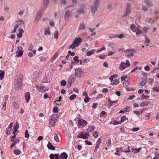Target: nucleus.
Here are the masks:
<instances>
[{"instance_id": "nucleus-30", "label": "nucleus", "mask_w": 159, "mask_h": 159, "mask_svg": "<svg viewBox=\"0 0 159 159\" xmlns=\"http://www.w3.org/2000/svg\"><path fill=\"white\" fill-rule=\"evenodd\" d=\"M144 2L146 5L149 7L152 6L153 5L152 3L150 1V0H145Z\"/></svg>"}, {"instance_id": "nucleus-25", "label": "nucleus", "mask_w": 159, "mask_h": 159, "mask_svg": "<svg viewBox=\"0 0 159 159\" xmlns=\"http://www.w3.org/2000/svg\"><path fill=\"white\" fill-rule=\"evenodd\" d=\"M13 107L16 109H18L19 108V106L18 104L16 102H13L12 103Z\"/></svg>"}, {"instance_id": "nucleus-12", "label": "nucleus", "mask_w": 159, "mask_h": 159, "mask_svg": "<svg viewBox=\"0 0 159 159\" xmlns=\"http://www.w3.org/2000/svg\"><path fill=\"white\" fill-rule=\"evenodd\" d=\"M51 80V75H47L45 77H44L43 80V83H48Z\"/></svg>"}, {"instance_id": "nucleus-35", "label": "nucleus", "mask_w": 159, "mask_h": 159, "mask_svg": "<svg viewBox=\"0 0 159 159\" xmlns=\"http://www.w3.org/2000/svg\"><path fill=\"white\" fill-rule=\"evenodd\" d=\"M21 153L20 150L18 149H16L14 151V153L16 155H18Z\"/></svg>"}, {"instance_id": "nucleus-8", "label": "nucleus", "mask_w": 159, "mask_h": 159, "mask_svg": "<svg viewBox=\"0 0 159 159\" xmlns=\"http://www.w3.org/2000/svg\"><path fill=\"white\" fill-rule=\"evenodd\" d=\"M49 4L48 0H43V3L41 8V10L44 11L48 6Z\"/></svg>"}, {"instance_id": "nucleus-62", "label": "nucleus", "mask_w": 159, "mask_h": 159, "mask_svg": "<svg viewBox=\"0 0 159 159\" xmlns=\"http://www.w3.org/2000/svg\"><path fill=\"white\" fill-rule=\"evenodd\" d=\"M39 58L42 61H44L46 60V57L43 56L40 57Z\"/></svg>"}, {"instance_id": "nucleus-54", "label": "nucleus", "mask_w": 159, "mask_h": 159, "mask_svg": "<svg viewBox=\"0 0 159 159\" xmlns=\"http://www.w3.org/2000/svg\"><path fill=\"white\" fill-rule=\"evenodd\" d=\"M101 142L102 140L101 138H99L98 140L96 142V145L99 146V144L101 143Z\"/></svg>"}, {"instance_id": "nucleus-32", "label": "nucleus", "mask_w": 159, "mask_h": 159, "mask_svg": "<svg viewBox=\"0 0 159 159\" xmlns=\"http://www.w3.org/2000/svg\"><path fill=\"white\" fill-rule=\"evenodd\" d=\"M119 83V81L118 80L114 79L112 82L111 83V84L112 85H116L118 84Z\"/></svg>"}, {"instance_id": "nucleus-20", "label": "nucleus", "mask_w": 159, "mask_h": 159, "mask_svg": "<svg viewBox=\"0 0 159 159\" xmlns=\"http://www.w3.org/2000/svg\"><path fill=\"white\" fill-rule=\"evenodd\" d=\"M85 28L86 25L83 22H81L80 23L79 27V29L82 30H84Z\"/></svg>"}, {"instance_id": "nucleus-3", "label": "nucleus", "mask_w": 159, "mask_h": 159, "mask_svg": "<svg viewBox=\"0 0 159 159\" xmlns=\"http://www.w3.org/2000/svg\"><path fill=\"white\" fill-rule=\"evenodd\" d=\"M89 134L88 132H82L80 134V135H78L77 136L78 138H82L83 139H88L89 137Z\"/></svg>"}, {"instance_id": "nucleus-2", "label": "nucleus", "mask_w": 159, "mask_h": 159, "mask_svg": "<svg viewBox=\"0 0 159 159\" xmlns=\"http://www.w3.org/2000/svg\"><path fill=\"white\" fill-rule=\"evenodd\" d=\"M100 0H94L93 4L90 6L92 15H94L98 8Z\"/></svg>"}, {"instance_id": "nucleus-1", "label": "nucleus", "mask_w": 159, "mask_h": 159, "mask_svg": "<svg viewBox=\"0 0 159 159\" xmlns=\"http://www.w3.org/2000/svg\"><path fill=\"white\" fill-rule=\"evenodd\" d=\"M23 77L22 75H20L17 77L14 84L15 88L16 90L20 89L22 88V80Z\"/></svg>"}, {"instance_id": "nucleus-27", "label": "nucleus", "mask_w": 159, "mask_h": 159, "mask_svg": "<svg viewBox=\"0 0 159 159\" xmlns=\"http://www.w3.org/2000/svg\"><path fill=\"white\" fill-rule=\"evenodd\" d=\"M75 80V78L73 77L72 75L70 76L68 80V82L69 83H72Z\"/></svg>"}, {"instance_id": "nucleus-52", "label": "nucleus", "mask_w": 159, "mask_h": 159, "mask_svg": "<svg viewBox=\"0 0 159 159\" xmlns=\"http://www.w3.org/2000/svg\"><path fill=\"white\" fill-rule=\"evenodd\" d=\"M137 31L136 32V35H139L141 34L142 33V31L138 28V27H137Z\"/></svg>"}, {"instance_id": "nucleus-50", "label": "nucleus", "mask_w": 159, "mask_h": 159, "mask_svg": "<svg viewBox=\"0 0 159 159\" xmlns=\"http://www.w3.org/2000/svg\"><path fill=\"white\" fill-rule=\"evenodd\" d=\"M129 84V80L125 81L124 82L123 84L125 86H128Z\"/></svg>"}, {"instance_id": "nucleus-10", "label": "nucleus", "mask_w": 159, "mask_h": 159, "mask_svg": "<svg viewBox=\"0 0 159 159\" xmlns=\"http://www.w3.org/2000/svg\"><path fill=\"white\" fill-rule=\"evenodd\" d=\"M87 122L85 120L83 119L79 120L78 125L80 127H84V126L87 125Z\"/></svg>"}, {"instance_id": "nucleus-11", "label": "nucleus", "mask_w": 159, "mask_h": 159, "mask_svg": "<svg viewBox=\"0 0 159 159\" xmlns=\"http://www.w3.org/2000/svg\"><path fill=\"white\" fill-rule=\"evenodd\" d=\"M43 11L39 10L36 13V16L35 19V22H38L41 18L42 16V11Z\"/></svg>"}, {"instance_id": "nucleus-43", "label": "nucleus", "mask_w": 159, "mask_h": 159, "mask_svg": "<svg viewBox=\"0 0 159 159\" xmlns=\"http://www.w3.org/2000/svg\"><path fill=\"white\" fill-rule=\"evenodd\" d=\"M111 140L110 139H108L106 141V144L107 146H110L111 144Z\"/></svg>"}, {"instance_id": "nucleus-13", "label": "nucleus", "mask_w": 159, "mask_h": 159, "mask_svg": "<svg viewBox=\"0 0 159 159\" xmlns=\"http://www.w3.org/2000/svg\"><path fill=\"white\" fill-rule=\"evenodd\" d=\"M82 41V39L80 38H76L74 40L73 43L77 47L78 46Z\"/></svg>"}, {"instance_id": "nucleus-23", "label": "nucleus", "mask_w": 159, "mask_h": 159, "mask_svg": "<svg viewBox=\"0 0 159 159\" xmlns=\"http://www.w3.org/2000/svg\"><path fill=\"white\" fill-rule=\"evenodd\" d=\"M23 21L22 20H19L17 21V23L15 25L14 27L17 29L20 25V24L23 22Z\"/></svg>"}, {"instance_id": "nucleus-7", "label": "nucleus", "mask_w": 159, "mask_h": 159, "mask_svg": "<svg viewBox=\"0 0 159 159\" xmlns=\"http://www.w3.org/2000/svg\"><path fill=\"white\" fill-rule=\"evenodd\" d=\"M57 119L56 117H54L53 115L51 116L49 118V125L52 127L54 126L55 125Z\"/></svg>"}, {"instance_id": "nucleus-47", "label": "nucleus", "mask_w": 159, "mask_h": 159, "mask_svg": "<svg viewBox=\"0 0 159 159\" xmlns=\"http://www.w3.org/2000/svg\"><path fill=\"white\" fill-rule=\"evenodd\" d=\"M118 38L120 39H121L123 38H125V35L124 34H117Z\"/></svg>"}, {"instance_id": "nucleus-39", "label": "nucleus", "mask_w": 159, "mask_h": 159, "mask_svg": "<svg viewBox=\"0 0 159 159\" xmlns=\"http://www.w3.org/2000/svg\"><path fill=\"white\" fill-rule=\"evenodd\" d=\"M76 98V96L75 94H72L70 95L69 97V99L70 100L72 101L74 100Z\"/></svg>"}, {"instance_id": "nucleus-22", "label": "nucleus", "mask_w": 159, "mask_h": 159, "mask_svg": "<svg viewBox=\"0 0 159 159\" xmlns=\"http://www.w3.org/2000/svg\"><path fill=\"white\" fill-rule=\"evenodd\" d=\"M150 103V102L149 101H145L142 102L140 105L141 107L146 106Z\"/></svg>"}, {"instance_id": "nucleus-40", "label": "nucleus", "mask_w": 159, "mask_h": 159, "mask_svg": "<svg viewBox=\"0 0 159 159\" xmlns=\"http://www.w3.org/2000/svg\"><path fill=\"white\" fill-rule=\"evenodd\" d=\"M99 146H98V145H96V146H95V149H94V152L93 153L95 155H96L97 154V150H98V149L99 148Z\"/></svg>"}, {"instance_id": "nucleus-55", "label": "nucleus", "mask_w": 159, "mask_h": 159, "mask_svg": "<svg viewBox=\"0 0 159 159\" xmlns=\"http://www.w3.org/2000/svg\"><path fill=\"white\" fill-rule=\"evenodd\" d=\"M89 98L88 96H87V97H85V98L84 99V101L85 103H87L89 102Z\"/></svg>"}, {"instance_id": "nucleus-64", "label": "nucleus", "mask_w": 159, "mask_h": 159, "mask_svg": "<svg viewBox=\"0 0 159 159\" xmlns=\"http://www.w3.org/2000/svg\"><path fill=\"white\" fill-rule=\"evenodd\" d=\"M33 48V45L31 44V45H30L29 47V48H28V50L29 51H32V50Z\"/></svg>"}, {"instance_id": "nucleus-63", "label": "nucleus", "mask_w": 159, "mask_h": 159, "mask_svg": "<svg viewBox=\"0 0 159 159\" xmlns=\"http://www.w3.org/2000/svg\"><path fill=\"white\" fill-rule=\"evenodd\" d=\"M139 129V127H135L132 129V131L133 132H136L138 131Z\"/></svg>"}, {"instance_id": "nucleus-16", "label": "nucleus", "mask_w": 159, "mask_h": 159, "mask_svg": "<svg viewBox=\"0 0 159 159\" xmlns=\"http://www.w3.org/2000/svg\"><path fill=\"white\" fill-rule=\"evenodd\" d=\"M68 157L67 154L65 152L61 153L59 156L60 159H66Z\"/></svg>"}, {"instance_id": "nucleus-28", "label": "nucleus", "mask_w": 159, "mask_h": 159, "mask_svg": "<svg viewBox=\"0 0 159 159\" xmlns=\"http://www.w3.org/2000/svg\"><path fill=\"white\" fill-rule=\"evenodd\" d=\"M131 12V8L130 7H126V13L125 16H127L129 15Z\"/></svg>"}, {"instance_id": "nucleus-41", "label": "nucleus", "mask_w": 159, "mask_h": 159, "mask_svg": "<svg viewBox=\"0 0 159 159\" xmlns=\"http://www.w3.org/2000/svg\"><path fill=\"white\" fill-rule=\"evenodd\" d=\"M47 34H48L49 35H51V33L49 29H47L45 30L44 34L45 35H46Z\"/></svg>"}, {"instance_id": "nucleus-5", "label": "nucleus", "mask_w": 159, "mask_h": 159, "mask_svg": "<svg viewBox=\"0 0 159 159\" xmlns=\"http://www.w3.org/2000/svg\"><path fill=\"white\" fill-rule=\"evenodd\" d=\"M85 5L84 4L81 5L77 11V12L78 13L82 14H85L86 13V11H85L84 8L85 7Z\"/></svg>"}, {"instance_id": "nucleus-17", "label": "nucleus", "mask_w": 159, "mask_h": 159, "mask_svg": "<svg viewBox=\"0 0 159 159\" xmlns=\"http://www.w3.org/2000/svg\"><path fill=\"white\" fill-rule=\"evenodd\" d=\"M25 98L27 103L29 102V101L30 98V93L29 92H27L25 93Z\"/></svg>"}, {"instance_id": "nucleus-57", "label": "nucleus", "mask_w": 159, "mask_h": 159, "mask_svg": "<svg viewBox=\"0 0 159 159\" xmlns=\"http://www.w3.org/2000/svg\"><path fill=\"white\" fill-rule=\"evenodd\" d=\"M125 65H126V67H128L130 66V63L129 61L128 60H126V62L125 63Z\"/></svg>"}, {"instance_id": "nucleus-4", "label": "nucleus", "mask_w": 159, "mask_h": 159, "mask_svg": "<svg viewBox=\"0 0 159 159\" xmlns=\"http://www.w3.org/2000/svg\"><path fill=\"white\" fill-rule=\"evenodd\" d=\"M136 51L134 49H127L125 51V52L126 54L125 56L126 57L133 56L134 55V53Z\"/></svg>"}, {"instance_id": "nucleus-37", "label": "nucleus", "mask_w": 159, "mask_h": 159, "mask_svg": "<svg viewBox=\"0 0 159 159\" xmlns=\"http://www.w3.org/2000/svg\"><path fill=\"white\" fill-rule=\"evenodd\" d=\"M54 38L56 39H57L58 38V35H58L59 34L58 31H56L54 32Z\"/></svg>"}, {"instance_id": "nucleus-48", "label": "nucleus", "mask_w": 159, "mask_h": 159, "mask_svg": "<svg viewBox=\"0 0 159 159\" xmlns=\"http://www.w3.org/2000/svg\"><path fill=\"white\" fill-rule=\"evenodd\" d=\"M58 110V108L57 107H54L53 109V112L54 113H57Z\"/></svg>"}, {"instance_id": "nucleus-60", "label": "nucleus", "mask_w": 159, "mask_h": 159, "mask_svg": "<svg viewBox=\"0 0 159 159\" xmlns=\"http://www.w3.org/2000/svg\"><path fill=\"white\" fill-rule=\"evenodd\" d=\"M57 54H55V55H54L53 56L52 58L51 59V62H53V61H54V59L57 57Z\"/></svg>"}, {"instance_id": "nucleus-38", "label": "nucleus", "mask_w": 159, "mask_h": 159, "mask_svg": "<svg viewBox=\"0 0 159 159\" xmlns=\"http://www.w3.org/2000/svg\"><path fill=\"white\" fill-rule=\"evenodd\" d=\"M141 97L142 98V99H145L146 100H148L149 98V96L148 95H145L144 94H143L141 95Z\"/></svg>"}, {"instance_id": "nucleus-49", "label": "nucleus", "mask_w": 159, "mask_h": 159, "mask_svg": "<svg viewBox=\"0 0 159 159\" xmlns=\"http://www.w3.org/2000/svg\"><path fill=\"white\" fill-rule=\"evenodd\" d=\"M98 133L97 131H94L93 133V136L95 138L98 137Z\"/></svg>"}, {"instance_id": "nucleus-6", "label": "nucleus", "mask_w": 159, "mask_h": 159, "mask_svg": "<svg viewBox=\"0 0 159 159\" xmlns=\"http://www.w3.org/2000/svg\"><path fill=\"white\" fill-rule=\"evenodd\" d=\"M24 52V49L23 47L21 46H19L18 47L17 51L16 52V56L18 57L21 56Z\"/></svg>"}, {"instance_id": "nucleus-31", "label": "nucleus", "mask_w": 159, "mask_h": 159, "mask_svg": "<svg viewBox=\"0 0 159 159\" xmlns=\"http://www.w3.org/2000/svg\"><path fill=\"white\" fill-rule=\"evenodd\" d=\"M121 123L123 122L126 121V120H128V118L126 117L125 116H124L121 118L120 119Z\"/></svg>"}, {"instance_id": "nucleus-61", "label": "nucleus", "mask_w": 159, "mask_h": 159, "mask_svg": "<svg viewBox=\"0 0 159 159\" xmlns=\"http://www.w3.org/2000/svg\"><path fill=\"white\" fill-rule=\"evenodd\" d=\"M84 142H85V144L87 145H92V143H91L89 141L87 140H85L84 141Z\"/></svg>"}, {"instance_id": "nucleus-42", "label": "nucleus", "mask_w": 159, "mask_h": 159, "mask_svg": "<svg viewBox=\"0 0 159 159\" xmlns=\"http://www.w3.org/2000/svg\"><path fill=\"white\" fill-rule=\"evenodd\" d=\"M54 139L57 142H60L58 138V136L56 134H55Z\"/></svg>"}, {"instance_id": "nucleus-29", "label": "nucleus", "mask_w": 159, "mask_h": 159, "mask_svg": "<svg viewBox=\"0 0 159 159\" xmlns=\"http://www.w3.org/2000/svg\"><path fill=\"white\" fill-rule=\"evenodd\" d=\"M145 40L144 42V43L145 44H146V46H148V44L150 43V41L149 40V39L146 36H145Z\"/></svg>"}, {"instance_id": "nucleus-9", "label": "nucleus", "mask_w": 159, "mask_h": 159, "mask_svg": "<svg viewBox=\"0 0 159 159\" xmlns=\"http://www.w3.org/2000/svg\"><path fill=\"white\" fill-rule=\"evenodd\" d=\"M75 75L76 76L80 77L83 73L82 69L80 68H78L75 70Z\"/></svg>"}, {"instance_id": "nucleus-24", "label": "nucleus", "mask_w": 159, "mask_h": 159, "mask_svg": "<svg viewBox=\"0 0 159 159\" xmlns=\"http://www.w3.org/2000/svg\"><path fill=\"white\" fill-rule=\"evenodd\" d=\"M126 68L125 66V62H122L121 63V65L119 66V68L120 70H122Z\"/></svg>"}, {"instance_id": "nucleus-18", "label": "nucleus", "mask_w": 159, "mask_h": 159, "mask_svg": "<svg viewBox=\"0 0 159 159\" xmlns=\"http://www.w3.org/2000/svg\"><path fill=\"white\" fill-rule=\"evenodd\" d=\"M19 33L17 34V35L19 38H21L22 37V34L24 33V30L22 29H19L18 30Z\"/></svg>"}, {"instance_id": "nucleus-21", "label": "nucleus", "mask_w": 159, "mask_h": 159, "mask_svg": "<svg viewBox=\"0 0 159 159\" xmlns=\"http://www.w3.org/2000/svg\"><path fill=\"white\" fill-rule=\"evenodd\" d=\"M47 147L50 150H55V147L50 142L48 143L47 145Z\"/></svg>"}, {"instance_id": "nucleus-34", "label": "nucleus", "mask_w": 159, "mask_h": 159, "mask_svg": "<svg viewBox=\"0 0 159 159\" xmlns=\"http://www.w3.org/2000/svg\"><path fill=\"white\" fill-rule=\"evenodd\" d=\"M39 76V74L38 72H35L33 75V78L36 79L38 78Z\"/></svg>"}, {"instance_id": "nucleus-56", "label": "nucleus", "mask_w": 159, "mask_h": 159, "mask_svg": "<svg viewBox=\"0 0 159 159\" xmlns=\"http://www.w3.org/2000/svg\"><path fill=\"white\" fill-rule=\"evenodd\" d=\"M98 105V103L97 102H94L93 103L92 107L95 109L97 108V106Z\"/></svg>"}, {"instance_id": "nucleus-46", "label": "nucleus", "mask_w": 159, "mask_h": 159, "mask_svg": "<svg viewBox=\"0 0 159 159\" xmlns=\"http://www.w3.org/2000/svg\"><path fill=\"white\" fill-rule=\"evenodd\" d=\"M76 45L73 42L72 44L69 46L68 47L69 49L71 48L72 49H74Z\"/></svg>"}, {"instance_id": "nucleus-19", "label": "nucleus", "mask_w": 159, "mask_h": 159, "mask_svg": "<svg viewBox=\"0 0 159 159\" xmlns=\"http://www.w3.org/2000/svg\"><path fill=\"white\" fill-rule=\"evenodd\" d=\"M48 89H48L46 88L43 86H41L39 88V91H40L43 93L45 92L46 91L48 90Z\"/></svg>"}, {"instance_id": "nucleus-15", "label": "nucleus", "mask_w": 159, "mask_h": 159, "mask_svg": "<svg viewBox=\"0 0 159 159\" xmlns=\"http://www.w3.org/2000/svg\"><path fill=\"white\" fill-rule=\"evenodd\" d=\"M12 124V123H11L8 126L7 128L6 129V134L7 135H10L11 132H8V130H10V131H11V125Z\"/></svg>"}, {"instance_id": "nucleus-53", "label": "nucleus", "mask_w": 159, "mask_h": 159, "mask_svg": "<svg viewBox=\"0 0 159 159\" xmlns=\"http://www.w3.org/2000/svg\"><path fill=\"white\" fill-rule=\"evenodd\" d=\"M67 3L66 0H61V4L64 6H65Z\"/></svg>"}, {"instance_id": "nucleus-26", "label": "nucleus", "mask_w": 159, "mask_h": 159, "mask_svg": "<svg viewBox=\"0 0 159 159\" xmlns=\"http://www.w3.org/2000/svg\"><path fill=\"white\" fill-rule=\"evenodd\" d=\"M146 79L147 78L146 77H145L144 78H142V81L139 84V85L141 86H143L146 83Z\"/></svg>"}, {"instance_id": "nucleus-51", "label": "nucleus", "mask_w": 159, "mask_h": 159, "mask_svg": "<svg viewBox=\"0 0 159 159\" xmlns=\"http://www.w3.org/2000/svg\"><path fill=\"white\" fill-rule=\"evenodd\" d=\"M153 89L157 92H159V86H156L153 88Z\"/></svg>"}, {"instance_id": "nucleus-59", "label": "nucleus", "mask_w": 159, "mask_h": 159, "mask_svg": "<svg viewBox=\"0 0 159 159\" xmlns=\"http://www.w3.org/2000/svg\"><path fill=\"white\" fill-rule=\"evenodd\" d=\"M7 104L6 102H5L4 103H3V104L2 106V108L3 109L4 111L5 110H6V105Z\"/></svg>"}, {"instance_id": "nucleus-58", "label": "nucleus", "mask_w": 159, "mask_h": 159, "mask_svg": "<svg viewBox=\"0 0 159 159\" xmlns=\"http://www.w3.org/2000/svg\"><path fill=\"white\" fill-rule=\"evenodd\" d=\"M28 131L27 129L25 130V137L26 138H28L29 137V134H28Z\"/></svg>"}, {"instance_id": "nucleus-36", "label": "nucleus", "mask_w": 159, "mask_h": 159, "mask_svg": "<svg viewBox=\"0 0 159 159\" xmlns=\"http://www.w3.org/2000/svg\"><path fill=\"white\" fill-rule=\"evenodd\" d=\"M149 27H144L143 29V31L146 34L148 32V30L149 29Z\"/></svg>"}, {"instance_id": "nucleus-33", "label": "nucleus", "mask_w": 159, "mask_h": 159, "mask_svg": "<svg viewBox=\"0 0 159 159\" xmlns=\"http://www.w3.org/2000/svg\"><path fill=\"white\" fill-rule=\"evenodd\" d=\"M94 51H95V50L94 49H93V50H91L87 52L86 55L88 56H90L93 53Z\"/></svg>"}, {"instance_id": "nucleus-45", "label": "nucleus", "mask_w": 159, "mask_h": 159, "mask_svg": "<svg viewBox=\"0 0 159 159\" xmlns=\"http://www.w3.org/2000/svg\"><path fill=\"white\" fill-rule=\"evenodd\" d=\"M61 84L62 86H65L66 84V82L64 80H63L61 81Z\"/></svg>"}, {"instance_id": "nucleus-44", "label": "nucleus", "mask_w": 159, "mask_h": 159, "mask_svg": "<svg viewBox=\"0 0 159 159\" xmlns=\"http://www.w3.org/2000/svg\"><path fill=\"white\" fill-rule=\"evenodd\" d=\"M5 72L3 71L2 73H0V80H2L4 78Z\"/></svg>"}, {"instance_id": "nucleus-14", "label": "nucleus", "mask_w": 159, "mask_h": 159, "mask_svg": "<svg viewBox=\"0 0 159 159\" xmlns=\"http://www.w3.org/2000/svg\"><path fill=\"white\" fill-rule=\"evenodd\" d=\"M71 12L69 10H66L65 11V14L64 15V18L65 20H68L70 17Z\"/></svg>"}]
</instances>
